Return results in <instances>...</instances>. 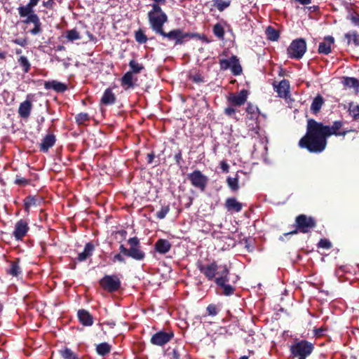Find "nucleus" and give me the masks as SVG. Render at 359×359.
<instances>
[{"mask_svg": "<svg viewBox=\"0 0 359 359\" xmlns=\"http://www.w3.org/2000/svg\"><path fill=\"white\" fill-rule=\"evenodd\" d=\"M343 123L335 121L332 126H325L313 118L307 120L306 134L299 140L298 145L302 149H306L311 153L323 152L327 144V137L331 135L344 136L346 131L340 132Z\"/></svg>", "mask_w": 359, "mask_h": 359, "instance_id": "1", "label": "nucleus"}, {"mask_svg": "<svg viewBox=\"0 0 359 359\" xmlns=\"http://www.w3.org/2000/svg\"><path fill=\"white\" fill-rule=\"evenodd\" d=\"M196 266L208 280H214L215 284L222 289L221 294L231 296L234 293L236 287L229 283L230 271L226 264L218 266L215 261L209 264H204L203 261L199 259L196 262Z\"/></svg>", "mask_w": 359, "mask_h": 359, "instance_id": "2", "label": "nucleus"}, {"mask_svg": "<svg viewBox=\"0 0 359 359\" xmlns=\"http://www.w3.org/2000/svg\"><path fill=\"white\" fill-rule=\"evenodd\" d=\"M127 243L129 245L128 248L123 244L120 245L119 251L121 253L136 261H142L145 258V252L143 251L140 239L137 237L130 238Z\"/></svg>", "mask_w": 359, "mask_h": 359, "instance_id": "3", "label": "nucleus"}, {"mask_svg": "<svg viewBox=\"0 0 359 359\" xmlns=\"http://www.w3.org/2000/svg\"><path fill=\"white\" fill-rule=\"evenodd\" d=\"M18 11L21 18L27 17L23 21L25 24L32 23L34 25V27L29 30L31 34L37 35L42 32V24L39 16L34 13L32 7L27 4L18 7Z\"/></svg>", "mask_w": 359, "mask_h": 359, "instance_id": "4", "label": "nucleus"}, {"mask_svg": "<svg viewBox=\"0 0 359 359\" xmlns=\"http://www.w3.org/2000/svg\"><path fill=\"white\" fill-rule=\"evenodd\" d=\"M154 32L164 38H167L168 41H174L175 45L183 44L190 39L199 36V34L197 33L184 32L180 29H175L169 32H165L163 27H159Z\"/></svg>", "mask_w": 359, "mask_h": 359, "instance_id": "5", "label": "nucleus"}, {"mask_svg": "<svg viewBox=\"0 0 359 359\" xmlns=\"http://www.w3.org/2000/svg\"><path fill=\"white\" fill-rule=\"evenodd\" d=\"M316 219L304 214L299 215L296 217L294 221L295 229L284 233L285 236L297 234V233H309L316 226Z\"/></svg>", "mask_w": 359, "mask_h": 359, "instance_id": "6", "label": "nucleus"}, {"mask_svg": "<svg viewBox=\"0 0 359 359\" xmlns=\"http://www.w3.org/2000/svg\"><path fill=\"white\" fill-rule=\"evenodd\" d=\"M160 4H153L151 9L147 13L149 23L153 31L159 27H163L164 24L168 22V16L162 10Z\"/></svg>", "mask_w": 359, "mask_h": 359, "instance_id": "7", "label": "nucleus"}, {"mask_svg": "<svg viewBox=\"0 0 359 359\" xmlns=\"http://www.w3.org/2000/svg\"><path fill=\"white\" fill-rule=\"evenodd\" d=\"M314 344L307 340L302 339L294 342L290 346L291 354L294 357H298V359H306L313 351Z\"/></svg>", "mask_w": 359, "mask_h": 359, "instance_id": "8", "label": "nucleus"}, {"mask_svg": "<svg viewBox=\"0 0 359 359\" xmlns=\"http://www.w3.org/2000/svg\"><path fill=\"white\" fill-rule=\"evenodd\" d=\"M306 43L304 39L299 38L293 40L287 52L289 58L300 60L306 51Z\"/></svg>", "mask_w": 359, "mask_h": 359, "instance_id": "9", "label": "nucleus"}, {"mask_svg": "<svg viewBox=\"0 0 359 359\" xmlns=\"http://www.w3.org/2000/svg\"><path fill=\"white\" fill-rule=\"evenodd\" d=\"M100 287L109 293L118 291L121 285L118 277L116 275H105L99 281Z\"/></svg>", "mask_w": 359, "mask_h": 359, "instance_id": "10", "label": "nucleus"}, {"mask_svg": "<svg viewBox=\"0 0 359 359\" xmlns=\"http://www.w3.org/2000/svg\"><path fill=\"white\" fill-rule=\"evenodd\" d=\"M187 179L194 187L199 189L201 191L205 190L208 183V177L198 170H195L192 172L189 173Z\"/></svg>", "mask_w": 359, "mask_h": 359, "instance_id": "11", "label": "nucleus"}, {"mask_svg": "<svg viewBox=\"0 0 359 359\" xmlns=\"http://www.w3.org/2000/svg\"><path fill=\"white\" fill-rule=\"evenodd\" d=\"M219 64L220 69H231V73L234 76H238L242 73L243 69L236 55H232L229 60L219 59Z\"/></svg>", "mask_w": 359, "mask_h": 359, "instance_id": "12", "label": "nucleus"}, {"mask_svg": "<svg viewBox=\"0 0 359 359\" xmlns=\"http://www.w3.org/2000/svg\"><path fill=\"white\" fill-rule=\"evenodd\" d=\"M248 95L249 92L246 89H243L237 93H230L226 97L227 102L236 107L243 106L247 102Z\"/></svg>", "mask_w": 359, "mask_h": 359, "instance_id": "13", "label": "nucleus"}, {"mask_svg": "<svg viewBox=\"0 0 359 359\" xmlns=\"http://www.w3.org/2000/svg\"><path fill=\"white\" fill-rule=\"evenodd\" d=\"M174 337L173 332H165V331H158L156 333L154 334L150 339V342L155 346H163L170 341V340Z\"/></svg>", "mask_w": 359, "mask_h": 359, "instance_id": "14", "label": "nucleus"}, {"mask_svg": "<svg viewBox=\"0 0 359 359\" xmlns=\"http://www.w3.org/2000/svg\"><path fill=\"white\" fill-rule=\"evenodd\" d=\"M29 229L28 222L25 219L18 220L15 225L13 236L16 241H22Z\"/></svg>", "mask_w": 359, "mask_h": 359, "instance_id": "15", "label": "nucleus"}, {"mask_svg": "<svg viewBox=\"0 0 359 359\" xmlns=\"http://www.w3.org/2000/svg\"><path fill=\"white\" fill-rule=\"evenodd\" d=\"M274 89L281 98H287L290 96V82L287 79L280 81L278 85L273 84Z\"/></svg>", "mask_w": 359, "mask_h": 359, "instance_id": "16", "label": "nucleus"}, {"mask_svg": "<svg viewBox=\"0 0 359 359\" xmlns=\"http://www.w3.org/2000/svg\"><path fill=\"white\" fill-rule=\"evenodd\" d=\"M334 39L332 36H326L324 38V41L319 43L318 52L320 54L328 55L331 53V46L334 44Z\"/></svg>", "mask_w": 359, "mask_h": 359, "instance_id": "17", "label": "nucleus"}, {"mask_svg": "<svg viewBox=\"0 0 359 359\" xmlns=\"http://www.w3.org/2000/svg\"><path fill=\"white\" fill-rule=\"evenodd\" d=\"M172 248L170 242L166 239L160 238L154 244V250L161 255H165Z\"/></svg>", "mask_w": 359, "mask_h": 359, "instance_id": "18", "label": "nucleus"}, {"mask_svg": "<svg viewBox=\"0 0 359 359\" xmlns=\"http://www.w3.org/2000/svg\"><path fill=\"white\" fill-rule=\"evenodd\" d=\"M32 109V103L30 100H26L20 104L18 108V114L21 118L27 120Z\"/></svg>", "mask_w": 359, "mask_h": 359, "instance_id": "19", "label": "nucleus"}, {"mask_svg": "<svg viewBox=\"0 0 359 359\" xmlns=\"http://www.w3.org/2000/svg\"><path fill=\"white\" fill-rule=\"evenodd\" d=\"M56 142V137L53 134L46 135L39 144V150L43 153L48 152Z\"/></svg>", "mask_w": 359, "mask_h": 359, "instance_id": "20", "label": "nucleus"}, {"mask_svg": "<svg viewBox=\"0 0 359 359\" xmlns=\"http://www.w3.org/2000/svg\"><path fill=\"white\" fill-rule=\"evenodd\" d=\"M116 101V97L110 88H107L101 97L100 104L109 106L114 104Z\"/></svg>", "mask_w": 359, "mask_h": 359, "instance_id": "21", "label": "nucleus"}, {"mask_svg": "<svg viewBox=\"0 0 359 359\" xmlns=\"http://www.w3.org/2000/svg\"><path fill=\"white\" fill-rule=\"evenodd\" d=\"M44 88L46 90L53 89L57 93H63L67 89L66 84L55 80L45 81Z\"/></svg>", "mask_w": 359, "mask_h": 359, "instance_id": "22", "label": "nucleus"}, {"mask_svg": "<svg viewBox=\"0 0 359 359\" xmlns=\"http://www.w3.org/2000/svg\"><path fill=\"white\" fill-rule=\"evenodd\" d=\"M94 250L95 246L93 243H87L84 247L83 251L78 255L76 260L79 262L86 261L88 258L93 255Z\"/></svg>", "mask_w": 359, "mask_h": 359, "instance_id": "23", "label": "nucleus"}, {"mask_svg": "<svg viewBox=\"0 0 359 359\" xmlns=\"http://www.w3.org/2000/svg\"><path fill=\"white\" fill-rule=\"evenodd\" d=\"M325 104V99L320 95L318 94L313 99L311 104V111L313 114L317 115L320 111L322 107Z\"/></svg>", "mask_w": 359, "mask_h": 359, "instance_id": "24", "label": "nucleus"}, {"mask_svg": "<svg viewBox=\"0 0 359 359\" xmlns=\"http://www.w3.org/2000/svg\"><path fill=\"white\" fill-rule=\"evenodd\" d=\"M78 318L79 322L83 326H91L93 324V318L92 315L85 309L79 310Z\"/></svg>", "mask_w": 359, "mask_h": 359, "instance_id": "25", "label": "nucleus"}, {"mask_svg": "<svg viewBox=\"0 0 359 359\" xmlns=\"http://www.w3.org/2000/svg\"><path fill=\"white\" fill-rule=\"evenodd\" d=\"M225 208L227 211H234L238 212L243 208V204L238 202L235 198H228L225 201Z\"/></svg>", "mask_w": 359, "mask_h": 359, "instance_id": "26", "label": "nucleus"}, {"mask_svg": "<svg viewBox=\"0 0 359 359\" xmlns=\"http://www.w3.org/2000/svg\"><path fill=\"white\" fill-rule=\"evenodd\" d=\"M20 258H16L14 261L10 262V267L6 269V273L12 276L17 277L22 273V269L19 265Z\"/></svg>", "mask_w": 359, "mask_h": 359, "instance_id": "27", "label": "nucleus"}, {"mask_svg": "<svg viewBox=\"0 0 359 359\" xmlns=\"http://www.w3.org/2000/svg\"><path fill=\"white\" fill-rule=\"evenodd\" d=\"M347 16L346 19L351 21L355 26H359V13L355 9L353 6H349L346 8Z\"/></svg>", "mask_w": 359, "mask_h": 359, "instance_id": "28", "label": "nucleus"}, {"mask_svg": "<svg viewBox=\"0 0 359 359\" xmlns=\"http://www.w3.org/2000/svg\"><path fill=\"white\" fill-rule=\"evenodd\" d=\"M121 84L126 89L134 88L135 84L133 81V74L130 72L125 73L121 79Z\"/></svg>", "mask_w": 359, "mask_h": 359, "instance_id": "29", "label": "nucleus"}, {"mask_svg": "<svg viewBox=\"0 0 359 359\" xmlns=\"http://www.w3.org/2000/svg\"><path fill=\"white\" fill-rule=\"evenodd\" d=\"M111 346L107 343L102 342L96 345V353L100 356H105L111 351Z\"/></svg>", "mask_w": 359, "mask_h": 359, "instance_id": "30", "label": "nucleus"}, {"mask_svg": "<svg viewBox=\"0 0 359 359\" xmlns=\"http://www.w3.org/2000/svg\"><path fill=\"white\" fill-rule=\"evenodd\" d=\"M17 62L25 74H27L30 71L31 63L26 56L20 55L18 58Z\"/></svg>", "mask_w": 359, "mask_h": 359, "instance_id": "31", "label": "nucleus"}, {"mask_svg": "<svg viewBox=\"0 0 359 359\" xmlns=\"http://www.w3.org/2000/svg\"><path fill=\"white\" fill-rule=\"evenodd\" d=\"M245 111L249 116L248 118L250 119H257L259 117V114L260 113L258 107L251 102L248 103Z\"/></svg>", "mask_w": 359, "mask_h": 359, "instance_id": "32", "label": "nucleus"}, {"mask_svg": "<svg viewBox=\"0 0 359 359\" xmlns=\"http://www.w3.org/2000/svg\"><path fill=\"white\" fill-rule=\"evenodd\" d=\"M344 36L347 39L348 45H350L351 43L353 42L355 47L359 46V35L356 31L348 32L345 34Z\"/></svg>", "mask_w": 359, "mask_h": 359, "instance_id": "33", "label": "nucleus"}, {"mask_svg": "<svg viewBox=\"0 0 359 359\" xmlns=\"http://www.w3.org/2000/svg\"><path fill=\"white\" fill-rule=\"evenodd\" d=\"M59 353L63 359H80L78 354L68 347L59 350Z\"/></svg>", "mask_w": 359, "mask_h": 359, "instance_id": "34", "label": "nucleus"}, {"mask_svg": "<svg viewBox=\"0 0 359 359\" xmlns=\"http://www.w3.org/2000/svg\"><path fill=\"white\" fill-rule=\"evenodd\" d=\"M267 39L271 41H276L280 37L279 32L271 26L266 27L265 31Z\"/></svg>", "mask_w": 359, "mask_h": 359, "instance_id": "35", "label": "nucleus"}, {"mask_svg": "<svg viewBox=\"0 0 359 359\" xmlns=\"http://www.w3.org/2000/svg\"><path fill=\"white\" fill-rule=\"evenodd\" d=\"M231 2V0H212V6L219 12H222L230 6Z\"/></svg>", "mask_w": 359, "mask_h": 359, "instance_id": "36", "label": "nucleus"}, {"mask_svg": "<svg viewBox=\"0 0 359 359\" xmlns=\"http://www.w3.org/2000/svg\"><path fill=\"white\" fill-rule=\"evenodd\" d=\"M37 205V199L35 196L29 195L24 199V209L25 212H29V209L32 206Z\"/></svg>", "mask_w": 359, "mask_h": 359, "instance_id": "37", "label": "nucleus"}, {"mask_svg": "<svg viewBox=\"0 0 359 359\" xmlns=\"http://www.w3.org/2000/svg\"><path fill=\"white\" fill-rule=\"evenodd\" d=\"M129 67L130 70L128 72H131L133 74H140L144 69L143 65L138 63L135 60H131L129 62Z\"/></svg>", "mask_w": 359, "mask_h": 359, "instance_id": "38", "label": "nucleus"}, {"mask_svg": "<svg viewBox=\"0 0 359 359\" xmlns=\"http://www.w3.org/2000/svg\"><path fill=\"white\" fill-rule=\"evenodd\" d=\"M348 112L353 121L359 119V104L350 102L348 104Z\"/></svg>", "mask_w": 359, "mask_h": 359, "instance_id": "39", "label": "nucleus"}, {"mask_svg": "<svg viewBox=\"0 0 359 359\" xmlns=\"http://www.w3.org/2000/svg\"><path fill=\"white\" fill-rule=\"evenodd\" d=\"M342 83L344 86L348 88H358L359 81L354 77H344Z\"/></svg>", "mask_w": 359, "mask_h": 359, "instance_id": "40", "label": "nucleus"}, {"mask_svg": "<svg viewBox=\"0 0 359 359\" xmlns=\"http://www.w3.org/2000/svg\"><path fill=\"white\" fill-rule=\"evenodd\" d=\"M238 176L235 177H228L226 178V183L229 189L232 191H237L239 189V184H238Z\"/></svg>", "mask_w": 359, "mask_h": 359, "instance_id": "41", "label": "nucleus"}, {"mask_svg": "<svg viewBox=\"0 0 359 359\" xmlns=\"http://www.w3.org/2000/svg\"><path fill=\"white\" fill-rule=\"evenodd\" d=\"M212 32L219 39H223L224 37L225 32L223 26L217 23L213 26Z\"/></svg>", "mask_w": 359, "mask_h": 359, "instance_id": "42", "label": "nucleus"}, {"mask_svg": "<svg viewBox=\"0 0 359 359\" xmlns=\"http://www.w3.org/2000/svg\"><path fill=\"white\" fill-rule=\"evenodd\" d=\"M66 37L69 41H74L75 40H79L81 39V35L79 32L76 29H72L69 30H67L66 32Z\"/></svg>", "mask_w": 359, "mask_h": 359, "instance_id": "43", "label": "nucleus"}, {"mask_svg": "<svg viewBox=\"0 0 359 359\" xmlns=\"http://www.w3.org/2000/svg\"><path fill=\"white\" fill-rule=\"evenodd\" d=\"M135 39L136 41L140 44L147 43L148 40L146 34L141 29H139L135 32Z\"/></svg>", "mask_w": 359, "mask_h": 359, "instance_id": "44", "label": "nucleus"}, {"mask_svg": "<svg viewBox=\"0 0 359 359\" xmlns=\"http://www.w3.org/2000/svg\"><path fill=\"white\" fill-rule=\"evenodd\" d=\"M76 123L78 125H83L86 122L90 121V116L88 113L81 112L75 116Z\"/></svg>", "mask_w": 359, "mask_h": 359, "instance_id": "45", "label": "nucleus"}, {"mask_svg": "<svg viewBox=\"0 0 359 359\" xmlns=\"http://www.w3.org/2000/svg\"><path fill=\"white\" fill-rule=\"evenodd\" d=\"M168 348L167 350V355L170 359H180V348L179 346H175L173 348L171 351H169Z\"/></svg>", "mask_w": 359, "mask_h": 359, "instance_id": "46", "label": "nucleus"}, {"mask_svg": "<svg viewBox=\"0 0 359 359\" xmlns=\"http://www.w3.org/2000/svg\"><path fill=\"white\" fill-rule=\"evenodd\" d=\"M318 248H323L326 250H330L332 248V243L326 238H321L318 243Z\"/></svg>", "mask_w": 359, "mask_h": 359, "instance_id": "47", "label": "nucleus"}, {"mask_svg": "<svg viewBox=\"0 0 359 359\" xmlns=\"http://www.w3.org/2000/svg\"><path fill=\"white\" fill-rule=\"evenodd\" d=\"M170 211V206L169 205L163 206L161 210L156 212V217L159 219H164L167 214Z\"/></svg>", "mask_w": 359, "mask_h": 359, "instance_id": "48", "label": "nucleus"}, {"mask_svg": "<svg viewBox=\"0 0 359 359\" xmlns=\"http://www.w3.org/2000/svg\"><path fill=\"white\" fill-rule=\"evenodd\" d=\"M14 183L21 187H25L30 183V180L25 179V177L17 175Z\"/></svg>", "mask_w": 359, "mask_h": 359, "instance_id": "49", "label": "nucleus"}, {"mask_svg": "<svg viewBox=\"0 0 359 359\" xmlns=\"http://www.w3.org/2000/svg\"><path fill=\"white\" fill-rule=\"evenodd\" d=\"M174 159L175 161V163L179 167L182 166V163L184 162L183 158H182V151L180 149H177V152L174 155Z\"/></svg>", "mask_w": 359, "mask_h": 359, "instance_id": "50", "label": "nucleus"}, {"mask_svg": "<svg viewBox=\"0 0 359 359\" xmlns=\"http://www.w3.org/2000/svg\"><path fill=\"white\" fill-rule=\"evenodd\" d=\"M235 107H236L229 104V106L226 107L224 110L225 115H226L229 117L235 118L234 116L236 112V109Z\"/></svg>", "mask_w": 359, "mask_h": 359, "instance_id": "51", "label": "nucleus"}, {"mask_svg": "<svg viewBox=\"0 0 359 359\" xmlns=\"http://www.w3.org/2000/svg\"><path fill=\"white\" fill-rule=\"evenodd\" d=\"M206 311L209 316H215L218 313V309L217 308V306L213 304H209L207 308Z\"/></svg>", "mask_w": 359, "mask_h": 359, "instance_id": "52", "label": "nucleus"}, {"mask_svg": "<svg viewBox=\"0 0 359 359\" xmlns=\"http://www.w3.org/2000/svg\"><path fill=\"white\" fill-rule=\"evenodd\" d=\"M112 261H113V262H119L121 263H125V262H126V260L123 257V255L121 252L115 255L112 259Z\"/></svg>", "mask_w": 359, "mask_h": 359, "instance_id": "53", "label": "nucleus"}, {"mask_svg": "<svg viewBox=\"0 0 359 359\" xmlns=\"http://www.w3.org/2000/svg\"><path fill=\"white\" fill-rule=\"evenodd\" d=\"M42 5L47 8L53 10L54 8L55 2L54 0H48L46 1H43Z\"/></svg>", "mask_w": 359, "mask_h": 359, "instance_id": "54", "label": "nucleus"}, {"mask_svg": "<svg viewBox=\"0 0 359 359\" xmlns=\"http://www.w3.org/2000/svg\"><path fill=\"white\" fill-rule=\"evenodd\" d=\"M220 168L224 172L227 173L229 172V165L226 161H222L220 163Z\"/></svg>", "mask_w": 359, "mask_h": 359, "instance_id": "55", "label": "nucleus"}, {"mask_svg": "<svg viewBox=\"0 0 359 359\" xmlns=\"http://www.w3.org/2000/svg\"><path fill=\"white\" fill-rule=\"evenodd\" d=\"M327 330V328H325V327H320V328H318V329H316L314 331H315V334L316 337H321L324 334V332Z\"/></svg>", "mask_w": 359, "mask_h": 359, "instance_id": "56", "label": "nucleus"}, {"mask_svg": "<svg viewBox=\"0 0 359 359\" xmlns=\"http://www.w3.org/2000/svg\"><path fill=\"white\" fill-rule=\"evenodd\" d=\"M147 163L149 164H151L153 163L154 158H155V154L154 151H151V153L148 154L147 156Z\"/></svg>", "mask_w": 359, "mask_h": 359, "instance_id": "57", "label": "nucleus"}, {"mask_svg": "<svg viewBox=\"0 0 359 359\" xmlns=\"http://www.w3.org/2000/svg\"><path fill=\"white\" fill-rule=\"evenodd\" d=\"M40 0H29L27 4L28 6L32 7V9L39 3Z\"/></svg>", "mask_w": 359, "mask_h": 359, "instance_id": "58", "label": "nucleus"}, {"mask_svg": "<svg viewBox=\"0 0 359 359\" xmlns=\"http://www.w3.org/2000/svg\"><path fill=\"white\" fill-rule=\"evenodd\" d=\"M13 43L15 44L20 45L21 46H24L25 45V40H22L20 39H16L13 41Z\"/></svg>", "mask_w": 359, "mask_h": 359, "instance_id": "59", "label": "nucleus"}, {"mask_svg": "<svg viewBox=\"0 0 359 359\" xmlns=\"http://www.w3.org/2000/svg\"><path fill=\"white\" fill-rule=\"evenodd\" d=\"M6 52L0 50V60H4L6 57Z\"/></svg>", "mask_w": 359, "mask_h": 359, "instance_id": "60", "label": "nucleus"}, {"mask_svg": "<svg viewBox=\"0 0 359 359\" xmlns=\"http://www.w3.org/2000/svg\"><path fill=\"white\" fill-rule=\"evenodd\" d=\"M65 49V46L62 45L57 46V50H64Z\"/></svg>", "mask_w": 359, "mask_h": 359, "instance_id": "61", "label": "nucleus"}, {"mask_svg": "<svg viewBox=\"0 0 359 359\" xmlns=\"http://www.w3.org/2000/svg\"><path fill=\"white\" fill-rule=\"evenodd\" d=\"M22 53V49H20V48H17V49H15V54H16V55H20V54H21Z\"/></svg>", "mask_w": 359, "mask_h": 359, "instance_id": "62", "label": "nucleus"}, {"mask_svg": "<svg viewBox=\"0 0 359 359\" xmlns=\"http://www.w3.org/2000/svg\"><path fill=\"white\" fill-rule=\"evenodd\" d=\"M239 359H248V356L243 355V356H241Z\"/></svg>", "mask_w": 359, "mask_h": 359, "instance_id": "63", "label": "nucleus"}, {"mask_svg": "<svg viewBox=\"0 0 359 359\" xmlns=\"http://www.w3.org/2000/svg\"><path fill=\"white\" fill-rule=\"evenodd\" d=\"M3 309L2 304L0 303V313L1 312Z\"/></svg>", "mask_w": 359, "mask_h": 359, "instance_id": "64", "label": "nucleus"}]
</instances>
